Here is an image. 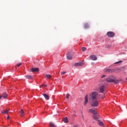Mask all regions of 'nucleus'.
<instances>
[{
  "instance_id": "1",
  "label": "nucleus",
  "mask_w": 127,
  "mask_h": 127,
  "mask_svg": "<svg viewBox=\"0 0 127 127\" xmlns=\"http://www.w3.org/2000/svg\"><path fill=\"white\" fill-rule=\"evenodd\" d=\"M98 93L97 91H93L89 95V99L92 100V101H96L98 100Z\"/></svg>"
},
{
  "instance_id": "2",
  "label": "nucleus",
  "mask_w": 127,
  "mask_h": 127,
  "mask_svg": "<svg viewBox=\"0 0 127 127\" xmlns=\"http://www.w3.org/2000/svg\"><path fill=\"white\" fill-rule=\"evenodd\" d=\"M89 113H92L93 114V119L96 121H99V113H97L96 110L93 109H89Z\"/></svg>"
},
{
  "instance_id": "3",
  "label": "nucleus",
  "mask_w": 127,
  "mask_h": 127,
  "mask_svg": "<svg viewBox=\"0 0 127 127\" xmlns=\"http://www.w3.org/2000/svg\"><path fill=\"white\" fill-rule=\"evenodd\" d=\"M91 106L92 107H98V106H99V101H98L97 100L92 101L91 103Z\"/></svg>"
},
{
  "instance_id": "4",
  "label": "nucleus",
  "mask_w": 127,
  "mask_h": 127,
  "mask_svg": "<svg viewBox=\"0 0 127 127\" xmlns=\"http://www.w3.org/2000/svg\"><path fill=\"white\" fill-rule=\"evenodd\" d=\"M107 35L108 37L112 38L115 36V33H114V32L109 31L107 33Z\"/></svg>"
},
{
  "instance_id": "5",
  "label": "nucleus",
  "mask_w": 127,
  "mask_h": 127,
  "mask_svg": "<svg viewBox=\"0 0 127 127\" xmlns=\"http://www.w3.org/2000/svg\"><path fill=\"white\" fill-rule=\"evenodd\" d=\"M104 71L106 73H112V72H114V69L105 68L104 69Z\"/></svg>"
},
{
  "instance_id": "6",
  "label": "nucleus",
  "mask_w": 127,
  "mask_h": 127,
  "mask_svg": "<svg viewBox=\"0 0 127 127\" xmlns=\"http://www.w3.org/2000/svg\"><path fill=\"white\" fill-rule=\"evenodd\" d=\"M90 58L91 60H92L93 61H96L98 59V58H97V56H96L95 55H91L90 56Z\"/></svg>"
},
{
  "instance_id": "7",
  "label": "nucleus",
  "mask_w": 127,
  "mask_h": 127,
  "mask_svg": "<svg viewBox=\"0 0 127 127\" xmlns=\"http://www.w3.org/2000/svg\"><path fill=\"white\" fill-rule=\"evenodd\" d=\"M106 81H107L108 83H112L114 82V79L111 78V76H109L107 78H106Z\"/></svg>"
},
{
  "instance_id": "8",
  "label": "nucleus",
  "mask_w": 127,
  "mask_h": 127,
  "mask_svg": "<svg viewBox=\"0 0 127 127\" xmlns=\"http://www.w3.org/2000/svg\"><path fill=\"white\" fill-rule=\"evenodd\" d=\"M83 65H84V63L83 62L76 63L74 64L75 67H78V66H83Z\"/></svg>"
},
{
  "instance_id": "9",
  "label": "nucleus",
  "mask_w": 127,
  "mask_h": 127,
  "mask_svg": "<svg viewBox=\"0 0 127 127\" xmlns=\"http://www.w3.org/2000/svg\"><path fill=\"white\" fill-rule=\"evenodd\" d=\"M67 59L68 60H72V53H68L66 56Z\"/></svg>"
},
{
  "instance_id": "10",
  "label": "nucleus",
  "mask_w": 127,
  "mask_h": 127,
  "mask_svg": "<svg viewBox=\"0 0 127 127\" xmlns=\"http://www.w3.org/2000/svg\"><path fill=\"white\" fill-rule=\"evenodd\" d=\"M2 98H3L4 99H7L8 97V95L7 93L4 92L1 95Z\"/></svg>"
},
{
  "instance_id": "11",
  "label": "nucleus",
  "mask_w": 127,
  "mask_h": 127,
  "mask_svg": "<svg viewBox=\"0 0 127 127\" xmlns=\"http://www.w3.org/2000/svg\"><path fill=\"white\" fill-rule=\"evenodd\" d=\"M88 95H85V98H84V106H86L87 104L88 103Z\"/></svg>"
},
{
  "instance_id": "12",
  "label": "nucleus",
  "mask_w": 127,
  "mask_h": 127,
  "mask_svg": "<svg viewBox=\"0 0 127 127\" xmlns=\"http://www.w3.org/2000/svg\"><path fill=\"white\" fill-rule=\"evenodd\" d=\"M105 89H106V87H105V86H104V85L101 86L100 87V92L104 93V92L105 91Z\"/></svg>"
},
{
  "instance_id": "13",
  "label": "nucleus",
  "mask_w": 127,
  "mask_h": 127,
  "mask_svg": "<svg viewBox=\"0 0 127 127\" xmlns=\"http://www.w3.org/2000/svg\"><path fill=\"white\" fill-rule=\"evenodd\" d=\"M9 112V109H6V110H4L2 111L1 113L2 114V115H7Z\"/></svg>"
},
{
  "instance_id": "14",
  "label": "nucleus",
  "mask_w": 127,
  "mask_h": 127,
  "mask_svg": "<svg viewBox=\"0 0 127 127\" xmlns=\"http://www.w3.org/2000/svg\"><path fill=\"white\" fill-rule=\"evenodd\" d=\"M32 72H39V68H32L31 69Z\"/></svg>"
},
{
  "instance_id": "15",
  "label": "nucleus",
  "mask_w": 127,
  "mask_h": 127,
  "mask_svg": "<svg viewBox=\"0 0 127 127\" xmlns=\"http://www.w3.org/2000/svg\"><path fill=\"white\" fill-rule=\"evenodd\" d=\"M19 113L20 114L21 117H24V111L22 109H21Z\"/></svg>"
},
{
  "instance_id": "16",
  "label": "nucleus",
  "mask_w": 127,
  "mask_h": 127,
  "mask_svg": "<svg viewBox=\"0 0 127 127\" xmlns=\"http://www.w3.org/2000/svg\"><path fill=\"white\" fill-rule=\"evenodd\" d=\"M25 77L26 79H29V80H31L33 78L31 75H25Z\"/></svg>"
},
{
  "instance_id": "17",
  "label": "nucleus",
  "mask_w": 127,
  "mask_h": 127,
  "mask_svg": "<svg viewBox=\"0 0 127 127\" xmlns=\"http://www.w3.org/2000/svg\"><path fill=\"white\" fill-rule=\"evenodd\" d=\"M43 96H44L46 100H49V96H48L47 94L44 93L43 94Z\"/></svg>"
},
{
  "instance_id": "18",
  "label": "nucleus",
  "mask_w": 127,
  "mask_h": 127,
  "mask_svg": "<svg viewBox=\"0 0 127 127\" xmlns=\"http://www.w3.org/2000/svg\"><path fill=\"white\" fill-rule=\"evenodd\" d=\"M122 79L120 80H115L114 79V83H115V84H119V83H120V81H122Z\"/></svg>"
},
{
  "instance_id": "19",
  "label": "nucleus",
  "mask_w": 127,
  "mask_h": 127,
  "mask_svg": "<svg viewBox=\"0 0 127 127\" xmlns=\"http://www.w3.org/2000/svg\"><path fill=\"white\" fill-rule=\"evenodd\" d=\"M63 121L65 124H67V123H68V119L67 118V117H65L64 118Z\"/></svg>"
},
{
  "instance_id": "20",
  "label": "nucleus",
  "mask_w": 127,
  "mask_h": 127,
  "mask_svg": "<svg viewBox=\"0 0 127 127\" xmlns=\"http://www.w3.org/2000/svg\"><path fill=\"white\" fill-rule=\"evenodd\" d=\"M50 127H56V125L54 124L53 123H50Z\"/></svg>"
},
{
  "instance_id": "21",
  "label": "nucleus",
  "mask_w": 127,
  "mask_h": 127,
  "mask_svg": "<svg viewBox=\"0 0 127 127\" xmlns=\"http://www.w3.org/2000/svg\"><path fill=\"white\" fill-rule=\"evenodd\" d=\"M99 125L101 127H103L104 126V123H103V122H102L101 121H99Z\"/></svg>"
},
{
  "instance_id": "22",
  "label": "nucleus",
  "mask_w": 127,
  "mask_h": 127,
  "mask_svg": "<svg viewBox=\"0 0 127 127\" xmlns=\"http://www.w3.org/2000/svg\"><path fill=\"white\" fill-rule=\"evenodd\" d=\"M46 78H47V79H50L51 75L50 74H46L45 76Z\"/></svg>"
},
{
  "instance_id": "23",
  "label": "nucleus",
  "mask_w": 127,
  "mask_h": 127,
  "mask_svg": "<svg viewBox=\"0 0 127 127\" xmlns=\"http://www.w3.org/2000/svg\"><path fill=\"white\" fill-rule=\"evenodd\" d=\"M82 50L83 52H85V51H87V49L85 47H82Z\"/></svg>"
},
{
  "instance_id": "24",
  "label": "nucleus",
  "mask_w": 127,
  "mask_h": 127,
  "mask_svg": "<svg viewBox=\"0 0 127 127\" xmlns=\"http://www.w3.org/2000/svg\"><path fill=\"white\" fill-rule=\"evenodd\" d=\"M84 27H85V28H88V27H89V25H88V24H85L84 25Z\"/></svg>"
},
{
  "instance_id": "25",
  "label": "nucleus",
  "mask_w": 127,
  "mask_h": 127,
  "mask_svg": "<svg viewBox=\"0 0 127 127\" xmlns=\"http://www.w3.org/2000/svg\"><path fill=\"white\" fill-rule=\"evenodd\" d=\"M122 62H123V61H120L119 62H117L115 63V64H120V63H122Z\"/></svg>"
},
{
  "instance_id": "26",
  "label": "nucleus",
  "mask_w": 127,
  "mask_h": 127,
  "mask_svg": "<svg viewBox=\"0 0 127 127\" xmlns=\"http://www.w3.org/2000/svg\"><path fill=\"white\" fill-rule=\"evenodd\" d=\"M64 74H66V72L65 71H63L61 72V75H64Z\"/></svg>"
},
{
  "instance_id": "27",
  "label": "nucleus",
  "mask_w": 127,
  "mask_h": 127,
  "mask_svg": "<svg viewBox=\"0 0 127 127\" xmlns=\"http://www.w3.org/2000/svg\"><path fill=\"white\" fill-rule=\"evenodd\" d=\"M41 87H47V85L46 84H42L41 85Z\"/></svg>"
},
{
  "instance_id": "28",
  "label": "nucleus",
  "mask_w": 127,
  "mask_h": 127,
  "mask_svg": "<svg viewBox=\"0 0 127 127\" xmlns=\"http://www.w3.org/2000/svg\"><path fill=\"white\" fill-rule=\"evenodd\" d=\"M69 97H70V94H66V99H69Z\"/></svg>"
},
{
  "instance_id": "29",
  "label": "nucleus",
  "mask_w": 127,
  "mask_h": 127,
  "mask_svg": "<svg viewBox=\"0 0 127 127\" xmlns=\"http://www.w3.org/2000/svg\"><path fill=\"white\" fill-rule=\"evenodd\" d=\"M21 65V63L17 64V66H18V67H19Z\"/></svg>"
},
{
  "instance_id": "30",
  "label": "nucleus",
  "mask_w": 127,
  "mask_h": 127,
  "mask_svg": "<svg viewBox=\"0 0 127 127\" xmlns=\"http://www.w3.org/2000/svg\"><path fill=\"white\" fill-rule=\"evenodd\" d=\"M105 77H106V75H103L101 76V78L103 79V78H105Z\"/></svg>"
},
{
  "instance_id": "31",
  "label": "nucleus",
  "mask_w": 127,
  "mask_h": 127,
  "mask_svg": "<svg viewBox=\"0 0 127 127\" xmlns=\"http://www.w3.org/2000/svg\"><path fill=\"white\" fill-rule=\"evenodd\" d=\"M9 118H10V117H9V116H7V120H9Z\"/></svg>"
},
{
  "instance_id": "32",
  "label": "nucleus",
  "mask_w": 127,
  "mask_h": 127,
  "mask_svg": "<svg viewBox=\"0 0 127 127\" xmlns=\"http://www.w3.org/2000/svg\"><path fill=\"white\" fill-rule=\"evenodd\" d=\"M72 127H77V126H75V125H74Z\"/></svg>"
},
{
  "instance_id": "33",
  "label": "nucleus",
  "mask_w": 127,
  "mask_h": 127,
  "mask_svg": "<svg viewBox=\"0 0 127 127\" xmlns=\"http://www.w3.org/2000/svg\"><path fill=\"white\" fill-rule=\"evenodd\" d=\"M91 64H92V65H94V64H95V63H91Z\"/></svg>"
},
{
  "instance_id": "34",
  "label": "nucleus",
  "mask_w": 127,
  "mask_h": 127,
  "mask_svg": "<svg viewBox=\"0 0 127 127\" xmlns=\"http://www.w3.org/2000/svg\"><path fill=\"white\" fill-rule=\"evenodd\" d=\"M1 98H2V97L1 95H0V99H1Z\"/></svg>"
},
{
  "instance_id": "35",
  "label": "nucleus",
  "mask_w": 127,
  "mask_h": 127,
  "mask_svg": "<svg viewBox=\"0 0 127 127\" xmlns=\"http://www.w3.org/2000/svg\"><path fill=\"white\" fill-rule=\"evenodd\" d=\"M95 117L97 118V116H95Z\"/></svg>"
}]
</instances>
